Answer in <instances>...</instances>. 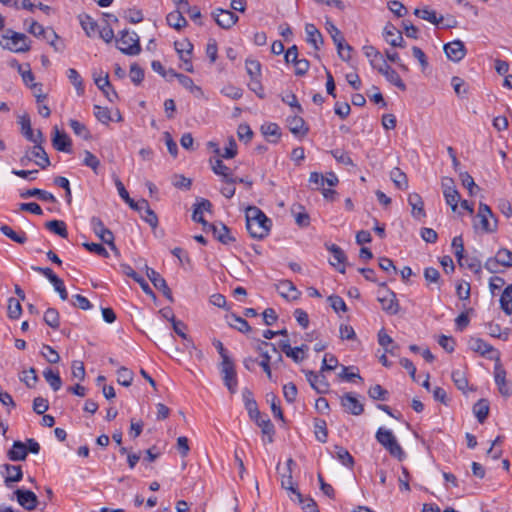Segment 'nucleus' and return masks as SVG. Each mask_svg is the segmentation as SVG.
<instances>
[{"label": "nucleus", "instance_id": "29", "mask_svg": "<svg viewBox=\"0 0 512 512\" xmlns=\"http://www.w3.org/2000/svg\"><path fill=\"white\" fill-rule=\"evenodd\" d=\"M53 147L62 152L71 151V139L65 132H61L57 127H54V136L52 139Z\"/></svg>", "mask_w": 512, "mask_h": 512}, {"label": "nucleus", "instance_id": "44", "mask_svg": "<svg viewBox=\"0 0 512 512\" xmlns=\"http://www.w3.org/2000/svg\"><path fill=\"white\" fill-rule=\"evenodd\" d=\"M6 476H5V484L7 487H10V483L18 482L22 479V469L19 465H5Z\"/></svg>", "mask_w": 512, "mask_h": 512}, {"label": "nucleus", "instance_id": "26", "mask_svg": "<svg viewBox=\"0 0 512 512\" xmlns=\"http://www.w3.org/2000/svg\"><path fill=\"white\" fill-rule=\"evenodd\" d=\"M383 311L390 315H395L399 311V303L396 295L392 291H387L385 295L378 298Z\"/></svg>", "mask_w": 512, "mask_h": 512}, {"label": "nucleus", "instance_id": "50", "mask_svg": "<svg viewBox=\"0 0 512 512\" xmlns=\"http://www.w3.org/2000/svg\"><path fill=\"white\" fill-rule=\"evenodd\" d=\"M245 68H246V72L247 74L249 75L250 79L251 78H261V75H262V72H261V63L252 58V57H248L246 60H245Z\"/></svg>", "mask_w": 512, "mask_h": 512}, {"label": "nucleus", "instance_id": "62", "mask_svg": "<svg viewBox=\"0 0 512 512\" xmlns=\"http://www.w3.org/2000/svg\"><path fill=\"white\" fill-rule=\"evenodd\" d=\"M117 381L120 385L129 387L132 384L134 374L126 367H120L117 371Z\"/></svg>", "mask_w": 512, "mask_h": 512}, {"label": "nucleus", "instance_id": "34", "mask_svg": "<svg viewBox=\"0 0 512 512\" xmlns=\"http://www.w3.org/2000/svg\"><path fill=\"white\" fill-rule=\"evenodd\" d=\"M279 294L287 300L298 299L300 292L297 290L295 285L289 280H283L277 285Z\"/></svg>", "mask_w": 512, "mask_h": 512}, {"label": "nucleus", "instance_id": "16", "mask_svg": "<svg viewBox=\"0 0 512 512\" xmlns=\"http://www.w3.org/2000/svg\"><path fill=\"white\" fill-rule=\"evenodd\" d=\"M133 210L139 212L141 218L145 222H147L152 228L157 227L158 217L156 213L150 208L147 200L141 199L137 201V206H135Z\"/></svg>", "mask_w": 512, "mask_h": 512}, {"label": "nucleus", "instance_id": "40", "mask_svg": "<svg viewBox=\"0 0 512 512\" xmlns=\"http://www.w3.org/2000/svg\"><path fill=\"white\" fill-rule=\"evenodd\" d=\"M27 456V447L21 441H15L12 445V448L8 452V457L12 461H22L25 460Z\"/></svg>", "mask_w": 512, "mask_h": 512}, {"label": "nucleus", "instance_id": "41", "mask_svg": "<svg viewBox=\"0 0 512 512\" xmlns=\"http://www.w3.org/2000/svg\"><path fill=\"white\" fill-rule=\"evenodd\" d=\"M333 456L348 468H352L354 466V458L349 453V451L342 446L336 445L334 447Z\"/></svg>", "mask_w": 512, "mask_h": 512}, {"label": "nucleus", "instance_id": "20", "mask_svg": "<svg viewBox=\"0 0 512 512\" xmlns=\"http://www.w3.org/2000/svg\"><path fill=\"white\" fill-rule=\"evenodd\" d=\"M333 31H335V35L333 37V42L337 47V53L339 57L343 61H349L351 58V50L352 47L346 43L344 37L342 36L340 30L337 27H333Z\"/></svg>", "mask_w": 512, "mask_h": 512}, {"label": "nucleus", "instance_id": "17", "mask_svg": "<svg viewBox=\"0 0 512 512\" xmlns=\"http://www.w3.org/2000/svg\"><path fill=\"white\" fill-rule=\"evenodd\" d=\"M340 403L344 410L349 414L358 416L364 412L363 404H361L352 393H345L340 398Z\"/></svg>", "mask_w": 512, "mask_h": 512}, {"label": "nucleus", "instance_id": "7", "mask_svg": "<svg viewBox=\"0 0 512 512\" xmlns=\"http://www.w3.org/2000/svg\"><path fill=\"white\" fill-rule=\"evenodd\" d=\"M499 266L512 267V252L508 249H500L495 257L487 259L485 267L490 272H497Z\"/></svg>", "mask_w": 512, "mask_h": 512}, {"label": "nucleus", "instance_id": "6", "mask_svg": "<svg viewBox=\"0 0 512 512\" xmlns=\"http://www.w3.org/2000/svg\"><path fill=\"white\" fill-rule=\"evenodd\" d=\"M224 385L231 393H235L238 386L237 374L233 360H225L220 364Z\"/></svg>", "mask_w": 512, "mask_h": 512}, {"label": "nucleus", "instance_id": "15", "mask_svg": "<svg viewBox=\"0 0 512 512\" xmlns=\"http://www.w3.org/2000/svg\"><path fill=\"white\" fill-rule=\"evenodd\" d=\"M215 22L223 29H229L236 24L238 16L230 10L218 8L212 13Z\"/></svg>", "mask_w": 512, "mask_h": 512}, {"label": "nucleus", "instance_id": "52", "mask_svg": "<svg viewBox=\"0 0 512 512\" xmlns=\"http://www.w3.org/2000/svg\"><path fill=\"white\" fill-rule=\"evenodd\" d=\"M261 132L266 137H273L272 142H277L281 136L280 127L276 123H265L261 126Z\"/></svg>", "mask_w": 512, "mask_h": 512}, {"label": "nucleus", "instance_id": "3", "mask_svg": "<svg viewBox=\"0 0 512 512\" xmlns=\"http://www.w3.org/2000/svg\"><path fill=\"white\" fill-rule=\"evenodd\" d=\"M0 45L4 49H8L16 53L27 52L30 50L27 36L23 33L14 32L12 30H8L7 33L2 36Z\"/></svg>", "mask_w": 512, "mask_h": 512}, {"label": "nucleus", "instance_id": "35", "mask_svg": "<svg viewBox=\"0 0 512 512\" xmlns=\"http://www.w3.org/2000/svg\"><path fill=\"white\" fill-rule=\"evenodd\" d=\"M30 157L42 169H45L50 165L49 157L41 143H35V146L31 150Z\"/></svg>", "mask_w": 512, "mask_h": 512}, {"label": "nucleus", "instance_id": "53", "mask_svg": "<svg viewBox=\"0 0 512 512\" xmlns=\"http://www.w3.org/2000/svg\"><path fill=\"white\" fill-rule=\"evenodd\" d=\"M314 433L316 439L321 442L325 443L327 441L328 437V431H327V425L326 421L323 419L316 418L314 420Z\"/></svg>", "mask_w": 512, "mask_h": 512}, {"label": "nucleus", "instance_id": "51", "mask_svg": "<svg viewBox=\"0 0 512 512\" xmlns=\"http://www.w3.org/2000/svg\"><path fill=\"white\" fill-rule=\"evenodd\" d=\"M174 47L181 61L192 55L193 45L188 40L176 41Z\"/></svg>", "mask_w": 512, "mask_h": 512}, {"label": "nucleus", "instance_id": "33", "mask_svg": "<svg viewBox=\"0 0 512 512\" xmlns=\"http://www.w3.org/2000/svg\"><path fill=\"white\" fill-rule=\"evenodd\" d=\"M192 219L195 222L201 223L203 225V229L206 230V226L209 224L205 219L203 218L204 211H210L212 208V204L207 199H201L199 202H197L195 205Z\"/></svg>", "mask_w": 512, "mask_h": 512}, {"label": "nucleus", "instance_id": "32", "mask_svg": "<svg viewBox=\"0 0 512 512\" xmlns=\"http://www.w3.org/2000/svg\"><path fill=\"white\" fill-rule=\"evenodd\" d=\"M306 41L311 44L315 50H319L323 45L324 40L321 32L314 24L307 23L305 25Z\"/></svg>", "mask_w": 512, "mask_h": 512}, {"label": "nucleus", "instance_id": "38", "mask_svg": "<svg viewBox=\"0 0 512 512\" xmlns=\"http://www.w3.org/2000/svg\"><path fill=\"white\" fill-rule=\"evenodd\" d=\"M20 196L21 198L37 197L39 200L44 202H56V198L52 193L38 188H33L22 192Z\"/></svg>", "mask_w": 512, "mask_h": 512}, {"label": "nucleus", "instance_id": "23", "mask_svg": "<svg viewBox=\"0 0 512 512\" xmlns=\"http://www.w3.org/2000/svg\"><path fill=\"white\" fill-rule=\"evenodd\" d=\"M498 220L490 207L482 203V231L493 233L497 230Z\"/></svg>", "mask_w": 512, "mask_h": 512}, {"label": "nucleus", "instance_id": "4", "mask_svg": "<svg viewBox=\"0 0 512 512\" xmlns=\"http://www.w3.org/2000/svg\"><path fill=\"white\" fill-rule=\"evenodd\" d=\"M118 49L126 55L134 56L141 52L139 36L135 32L123 30L117 39Z\"/></svg>", "mask_w": 512, "mask_h": 512}, {"label": "nucleus", "instance_id": "45", "mask_svg": "<svg viewBox=\"0 0 512 512\" xmlns=\"http://www.w3.org/2000/svg\"><path fill=\"white\" fill-rule=\"evenodd\" d=\"M43 377L53 389V391H58L62 386V380L58 371H54L51 368H47L43 371Z\"/></svg>", "mask_w": 512, "mask_h": 512}, {"label": "nucleus", "instance_id": "21", "mask_svg": "<svg viewBox=\"0 0 512 512\" xmlns=\"http://www.w3.org/2000/svg\"><path fill=\"white\" fill-rule=\"evenodd\" d=\"M210 163L213 172L221 176L226 183H236V178L233 177L232 170L223 163L221 158L210 160Z\"/></svg>", "mask_w": 512, "mask_h": 512}, {"label": "nucleus", "instance_id": "47", "mask_svg": "<svg viewBox=\"0 0 512 512\" xmlns=\"http://www.w3.org/2000/svg\"><path fill=\"white\" fill-rule=\"evenodd\" d=\"M45 227L62 238L68 237L67 226L62 220H51L46 222Z\"/></svg>", "mask_w": 512, "mask_h": 512}, {"label": "nucleus", "instance_id": "8", "mask_svg": "<svg viewBox=\"0 0 512 512\" xmlns=\"http://www.w3.org/2000/svg\"><path fill=\"white\" fill-rule=\"evenodd\" d=\"M441 185L446 203L455 212L460 201V194L455 187L454 180L449 177H444L442 179Z\"/></svg>", "mask_w": 512, "mask_h": 512}, {"label": "nucleus", "instance_id": "49", "mask_svg": "<svg viewBox=\"0 0 512 512\" xmlns=\"http://www.w3.org/2000/svg\"><path fill=\"white\" fill-rule=\"evenodd\" d=\"M501 309L507 314H512V284L508 285L500 297Z\"/></svg>", "mask_w": 512, "mask_h": 512}, {"label": "nucleus", "instance_id": "42", "mask_svg": "<svg viewBox=\"0 0 512 512\" xmlns=\"http://www.w3.org/2000/svg\"><path fill=\"white\" fill-rule=\"evenodd\" d=\"M170 74L174 77H176L179 81V83L189 90L191 93H198L202 94V90L199 86L195 85L192 78L189 76H186L184 74L176 73L174 70H170Z\"/></svg>", "mask_w": 512, "mask_h": 512}, {"label": "nucleus", "instance_id": "11", "mask_svg": "<svg viewBox=\"0 0 512 512\" xmlns=\"http://www.w3.org/2000/svg\"><path fill=\"white\" fill-rule=\"evenodd\" d=\"M414 14L417 17L436 25L438 28L452 27L450 23H445L442 15H438L435 10L428 7L415 9Z\"/></svg>", "mask_w": 512, "mask_h": 512}, {"label": "nucleus", "instance_id": "59", "mask_svg": "<svg viewBox=\"0 0 512 512\" xmlns=\"http://www.w3.org/2000/svg\"><path fill=\"white\" fill-rule=\"evenodd\" d=\"M69 126L72 129V131L74 132V134H76L77 136H80L85 140H87L91 137V134H90L89 130L87 129V127L83 123L79 122L78 120L70 119Z\"/></svg>", "mask_w": 512, "mask_h": 512}, {"label": "nucleus", "instance_id": "28", "mask_svg": "<svg viewBox=\"0 0 512 512\" xmlns=\"http://www.w3.org/2000/svg\"><path fill=\"white\" fill-rule=\"evenodd\" d=\"M281 486L289 492V497L292 501H301L302 494L294 485L292 471H287V473L282 474Z\"/></svg>", "mask_w": 512, "mask_h": 512}, {"label": "nucleus", "instance_id": "60", "mask_svg": "<svg viewBox=\"0 0 512 512\" xmlns=\"http://www.w3.org/2000/svg\"><path fill=\"white\" fill-rule=\"evenodd\" d=\"M391 179L397 188H399V189H407L408 188L407 176L399 168H394L391 171Z\"/></svg>", "mask_w": 512, "mask_h": 512}, {"label": "nucleus", "instance_id": "36", "mask_svg": "<svg viewBox=\"0 0 512 512\" xmlns=\"http://www.w3.org/2000/svg\"><path fill=\"white\" fill-rule=\"evenodd\" d=\"M242 397L244 401L245 408L251 419L257 418L261 413L258 409L257 402L254 399L253 393L249 389H244L242 391Z\"/></svg>", "mask_w": 512, "mask_h": 512}, {"label": "nucleus", "instance_id": "13", "mask_svg": "<svg viewBox=\"0 0 512 512\" xmlns=\"http://www.w3.org/2000/svg\"><path fill=\"white\" fill-rule=\"evenodd\" d=\"M146 274L149 280L154 285V287L161 291L167 299L172 301V292L171 289L168 287L166 280L157 271L148 266H146Z\"/></svg>", "mask_w": 512, "mask_h": 512}, {"label": "nucleus", "instance_id": "58", "mask_svg": "<svg viewBox=\"0 0 512 512\" xmlns=\"http://www.w3.org/2000/svg\"><path fill=\"white\" fill-rule=\"evenodd\" d=\"M79 20L81 27L83 28L87 36L91 37L98 27L97 22L89 15H81L79 16Z\"/></svg>", "mask_w": 512, "mask_h": 512}, {"label": "nucleus", "instance_id": "43", "mask_svg": "<svg viewBox=\"0 0 512 512\" xmlns=\"http://www.w3.org/2000/svg\"><path fill=\"white\" fill-rule=\"evenodd\" d=\"M252 420L261 428L262 433L268 437V442L273 441V435L275 433L274 425L269 418H263L261 414L257 418Z\"/></svg>", "mask_w": 512, "mask_h": 512}, {"label": "nucleus", "instance_id": "2", "mask_svg": "<svg viewBox=\"0 0 512 512\" xmlns=\"http://www.w3.org/2000/svg\"><path fill=\"white\" fill-rule=\"evenodd\" d=\"M376 440L389 452V454L402 461L405 458V452L398 443L391 430L379 428L376 432Z\"/></svg>", "mask_w": 512, "mask_h": 512}, {"label": "nucleus", "instance_id": "18", "mask_svg": "<svg viewBox=\"0 0 512 512\" xmlns=\"http://www.w3.org/2000/svg\"><path fill=\"white\" fill-rule=\"evenodd\" d=\"M444 52L449 60L459 62L464 58L466 49L462 41L454 40L444 45Z\"/></svg>", "mask_w": 512, "mask_h": 512}, {"label": "nucleus", "instance_id": "46", "mask_svg": "<svg viewBox=\"0 0 512 512\" xmlns=\"http://www.w3.org/2000/svg\"><path fill=\"white\" fill-rule=\"evenodd\" d=\"M0 231L2 234H4L6 237L11 239L12 241L24 244L27 241V235L24 231L15 232L10 226L8 225H2L0 227Z\"/></svg>", "mask_w": 512, "mask_h": 512}, {"label": "nucleus", "instance_id": "48", "mask_svg": "<svg viewBox=\"0 0 512 512\" xmlns=\"http://www.w3.org/2000/svg\"><path fill=\"white\" fill-rule=\"evenodd\" d=\"M41 37L45 39L55 49V51H63L64 45L59 41V36L52 28H46Z\"/></svg>", "mask_w": 512, "mask_h": 512}, {"label": "nucleus", "instance_id": "56", "mask_svg": "<svg viewBox=\"0 0 512 512\" xmlns=\"http://www.w3.org/2000/svg\"><path fill=\"white\" fill-rule=\"evenodd\" d=\"M504 436H497L496 439L492 442L491 447L488 449L486 453L487 458H491L492 460H497L501 457L503 450L501 448V444L503 443Z\"/></svg>", "mask_w": 512, "mask_h": 512}, {"label": "nucleus", "instance_id": "22", "mask_svg": "<svg viewBox=\"0 0 512 512\" xmlns=\"http://www.w3.org/2000/svg\"><path fill=\"white\" fill-rule=\"evenodd\" d=\"M279 346L282 352L285 353L287 357L292 358L296 363L303 361L305 358L304 352L307 350L306 345L292 348L288 340H282L280 341Z\"/></svg>", "mask_w": 512, "mask_h": 512}, {"label": "nucleus", "instance_id": "12", "mask_svg": "<svg viewBox=\"0 0 512 512\" xmlns=\"http://www.w3.org/2000/svg\"><path fill=\"white\" fill-rule=\"evenodd\" d=\"M306 379L311 387L319 394H325L329 390V382L323 372L315 373L313 371H305Z\"/></svg>", "mask_w": 512, "mask_h": 512}, {"label": "nucleus", "instance_id": "10", "mask_svg": "<svg viewBox=\"0 0 512 512\" xmlns=\"http://www.w3.org/2000/svg\"><path fill=\"white\" fill-rule=\"evenodd\" d=\"M494 380L499 393L503 397H509L512 394V384L506 380V370L503 368L501 362L494 364Z\"/></svg>", "mask_w": 512, "mask_h": 512}, {"label": "nucleus", "instance_id": "39", "mask_svg": "<svg viewBox=\"0 0 512 512\" xmlns=\"http://www.w3.org/2000/svg\"><path fill=\"white\" fill-rule=\"evenodd\" d=\"M166 21L170 27L178 31L187 26V20L180 9L170 12L166 17Z\"/></svg>", "mask_w": 512, "mask_h": 512}, {"label": "nucleus", "instance_id": "31", "mask_svg": "<svg viewBox=\"0 0 512 512\" xmlns=\"http://www.w3.org/2000/svg\"><path fill=\"white\" fill-rule=\"evenodd\" d=\"M384 38L393 47H404V39L401 32L392 24L385 26Z\"/></svg>", "mask_w": 512, "mask_h": 512}, {"label": "nucleus", "instance_id": "37", "mask_svg": "<svg viewBox=\"0 0 512 512\" xmlns=\"http://www.w3.org/2000/svg\"><path fill=\"white\" fill-rule=\"evenodd\" d=\"M94 82L110 102H113L117 98V93L113 89L109 91L111 84L109 82V76L107 73L104 76H94Z\"/></svg>", "mask_w": 512, "mask_h": 512}, {"label": "nucleus", "instance_id": "25", "mask_svg": "<svg viewBox=\"0 0 512 512\" xmlns=\"http://www.w3.org/2000/svg\"><path fill=\"white\" fill-rule=\"evenodd\" d=\"M287 125L290 132L295 136H305L309 129L304 119L298 115H292L287 118Z\"/></svg>", "mask_w": 512, "mask_h": 512}, {"label": "nucleus", "instance_id": "64", "mask_svg": "<svg viewBox=\"0 0 512 512\" xmlns=\"http://www.w3.org/2000/svg\"><path fill=\"white\" fill-rule=\"evenodd\" d=\"M41 355L45 358V360L51 364H56L60 361V355L58 352L51 346L47 344H43L41 349Z\"/></svg>", "mask_w": 512, "mask_h": 512}, {"label": "nucleus", "instance_id": "27", "mask_svg": "<svg viewBox=\"0 0 512 512\" xmlns=\"http://www.w3.org/2000/svg\"><path fill=\"white\" fill-rule=\"evenodd\" d=\"M21 131L24 137L33 143H42L43 134L41 131H37L35 134L31 127L30 118L28 116H22L20 118Z\"/></svg>", "mask_w": 512, "mask_h": 512}, {"label": "nucleus", "instance_id": "24", "mask_svg": "<svg viewBox=\"0 0 512 512\" xmlns=\"http://www.w3.org/2000/svg\"><path fill=\"white\" fill-rule=\"evenodd\" d=\"M408 203L411 207V214L415 219L422 220L426 217L424 202L418 193H410L408 196Z\"/></svg>", "mask_w": 512, "mask_h": 512}, {"label": "nucleus", "instance_id": "5", "mask_svg": "<svg viewBox=\"0 0 512 512\" xmlns=\"http://www.w3.org/2000/svg\"><path fill=\"white\" fill-rule=\"evenodd\" d=\"M90 224L93 232L100 240L107 244L116 255H119V250L114 243V235L111 230L105 227L103 221L99 217L94 216L91 218Z\"/></svg>", "mask_w": 512, "mask_h": 512}, {"label": "nucleus", "instance_id": "1", "mask_svg": "<svg viewBox=\"0 0 512 512\" xmlns=\"http://www.w3.org/2000/svg\"><path fill=\"white\" fill-rule=\"evenodd\" d=\"M246 228L251 237L265 238L271 229V220L259 208L252 206L246 210Z\"/></svg>", "mask_w": 512, "mask_h": 512}, {"label": "nucleus", "instance_id": "55", "mask_svg": "<svg viewBox=\"0 0 512 512\" xmlns=\"http://www.w3.org/2000/svg\"><path fill=\"white\" fill-rule=\"evenodd\" d=\"M67 78L69 81L73 84L75 87L78 95H81L84 93V86H83V80L78 73V71L74 68H69L66 72Z\"/></svg>", "mask_w": 512, "mask_h": 512}, {"label": "nucleus", "instance_id": "19", "mask_svg": "<svg viewBox=\"0 0 512 512\" xmlns=\"http://www.w3.org/2000/svg\"><path fill=\"white\" fill-rule=\"evenodd\" d=\"M14 494L16 495L18 503L26 510L32 511L38 505V498L36 494L30 490L17 489Z\"/></svg>", "mask_w": 512, "mask_h": 512}, {"label": "nucleus", "instance_id": "14", "mask_svg": "<svg viewBox=\"0 0 512 512\" xmlns=\"http://www.w3.org/2000/svg\"><path fill=\"white\" fill-rule=\"evenodd\" d=\"M205 231H211L213 233V236L215 239H217L222 244H230L232 242H235V237H233L230 233L229 228L222 224H208L206 226Z\"/></svg>", "mask_w": 512, "mask_h": 512}, {"label": "nucleus", "instance_id": "63", "mask_svg": "<svg viewBox=\"0 0 512 512\" xmlns=\"http://www.w3.org/2000/svg\"><path fill=\"white\" fill-rule=\"evenodd\" d=\"M44 322L53 329H57L60 325L59 313L54 308H48L44 313Z\"/></svg>", "mask_w": 512, "mask_h": 512}, {"label": "nucleus", "instance_id": "30", "mask_svg": "<svg viewBox=\"0 0 512 512\" xmlns=\"http://www.w3.org/2000/svg\"><path fill=\"white\" fill-rule=\"evenodd\" d=\"M327 248L332 253V260H330V264L340 273H345L346 255L344 251L336 244H331Z\"/></svg>", "mask_w": 512, "mask_h": 512}, {"label": "nucleus", "instance_id": "54", "mask_svg": "<svg viewBox=\"0 0 512 512\" xmlns=\"http://www.w3.org/2000/svg\"><path fill=\"white\" fill-rule=\"evenodd\" d=\"M292 213L295 216V222L300 227H307L310 223V217L308 213L304 211L303 206L297 205L293 206L291 209Z\"/></svg>", "mask_w": 512, "mask_h": 512}, {"label": "nucleus", "instance_id": "9", "mask_svg": "<svg viewBox=\"0 0 512 512\" xmlns=\"http://www.w3.org/2000/svg\"><path fill=\"white\" fill-rule=\"evenodd\" d=\"M257 350L259 351L262 360L259 362V365L262 367L263 371L266 373L269 380H272V372L270 368V360L271 355L270 351L277 353V348L274 344L266 342V341H260Z\"/></svg>", "mask_w": 512, "mask_h": 512}, {"label": "nucleus", "instance_id": "57", "mask_svg": "<svg viewBox=\"0 0 512 512\" xmlns=\"http://www.w3.org/2000/svg\"><path fill=\"white\" fill-rule=\"evenodd\" d=\"M228 323L232 328L241 333H249L251 331L249 323L242 317L231 315Z\"/></svg>", "mask_w": 512, "mask_h": 512}, {"label": "nucleus", "instance_id": "61", "mask_svg": "<svg viewBox=\"0 0 512 512\" xmlns=\"http://www.w3.org/2000/svg\"><path fill=\"white\" fill-rule=\"evenodd\" d=\"M114 183H115V186L119 193V196L130 206V208L133 209L135 206H137V201H134L129 196V193L126 190L124 184L121 182V180L118 177L115 178Z\"/></svg>", "mask_w": 512, "mask_h": 512}]
</instances>
